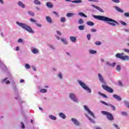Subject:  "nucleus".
Here are the masks:
<instances>
[{"mask_svg": "<svg viewBox=\"0 0 129 129\" xmlns=\"http://www.w3.org/2000/svg\"><path fill=\"white\" fill-rule=\"evenodd\" d=\"M92 17H94V19L98 20V21H102V22H105L110 26H116V24L118 25V23L115 20L106 16L93 15Z\"/></svg>", "mask_w": 129, "mask_h": 129, "instance_id": "obj_1", "label": "nucleus"}, {"mask_svg": "<svg viewBox=\"0 0 129 129\" xmlns=\"http://www.w3.org/2000/svg\"><path fill=\"white\" fill-rule=\"evenodd\" d=\"M17 25H18L19 27H21L22 28V29H24V30H26L28 33H30V34H34L35 31L34 30H32V28L31 27L28 26L27 24L23 23H20L19 22H16Z\"/></svg>", "mask_w": 129, "mask_h": 129, "instance_id": "obj_2", "label": "nucleus"}, {"mask_svg": "<svg viewBox=\"0 0 129 129\" xmlns=\"http://www.w3.org/2000/svg\"><path fill=\"white\" fill-rule=\"evenodd\" d=\"M78 82L80 86H81L83 89L86 90L88 93H91V89H90V88H89V87H88L85 83L82 81H78Z\"/></svg>", "mask_w": 129, "mask_h": 129, "instance_id": "obj_3", "label": "nucleus"}, {"mask_svg": "<svg viewBox=\"0 0 129 129\" xmlns=\"http://www.w3.org/2000/svg\"><path fill=\"white\" fill-rule=\"evenodd\" d=\"M69 98L70 99L73 100L74 102H76V103H78L79 102V100L77 99V97H76V95L73 93H71L69 94Z\"/></svg>", "mask_w": 129, "mask_h": 129, "instance_id": "obj_4", "label": "nucleus"}, {"mask_svg": "<svg viewBox=\"0 0 129 129\" xmlns=\"http://www.w3.org/2000/svg\"><path fill=\"white\" fill-rule=\"evenodd\" d=\"M101 113L104 115H107V118L109 120H113V116L111 113L105 111H102Z\"/></svg>", "mask_w": 129, "mask_h": 129, "instance_id": "obj_5", "label": "nucleus"}, {"mask_svg": "<svg viewBox=\"0 0 129 129\" xmlns=\"http://www.w3.org/2000/svg\"><path fill=\"white\" fill-rule=\"evenodd\" d=\"M102 87L104 90H106L107 92H109V93H112L113 92V90L106 85H102Z\"/></svg>", "mask_w": 129, "mask_h": 129, "instance_id": "obj_6", "label": "nucleus"}, {"mask_svg": "<svg viewBox=\"0 0 129 129\" xmlns=\"http://www.w3.org/2000/svg\"><path fill=\"white\" fill-rule=\"evenodd\" d=\"M84 107L85 110H86V111H87L88 112L89 114H90V115H91V116H92V117H93V118H95V116H94V114H93L92 111H91V110H90V109H89V108H88V107H87V106L84 105Z\"/></svg>", "mask_w": 129, "mask_h": 129, "instance_id": "obj_7", "label": "nucleus"}, {"mask_svg": "<svg viewBox=\"0 0 129 129\" xmlns=\"http://www.w3.org/2000/svg\"><path fill=\"white\" fill-rule=\"evenodd\" d=\"M71 121H72L73 123H74L75 125H77L78 126L80 125V122L78 121L77 119L72 118Z\"/></svg>", "mask_w": 129, "mask_h": 129, "instance_id": "obj_8", "label": "nucleus"}, {"mask_svg": "<svg viewBox=\"0 0 129 129\" xmlns=\"http://www.w3.org/2000/svg\"><path fill=\"white\" fill-rule=\"evenodd\" d=\"M31 51L33 53V54H39V50L38 49V48H35V47H32L31 48Z\"/></svg>", "mask_w": 129, "mask_h": 129, "instance_id": "obj_9", "label": "nucleus"}, {"mask_svg": "<svg viewBox=\"0 0 129 129\" xmlns=\"http://www.w3.org/2000/svg\"><path fill=\"white\" fill-rule=\"evenodd\" d=\"M17 5L19 8H21L22 9H25L26 8V5L21 1H19L17 3Z\"/></svg>", "mask_w": 129, "mask_h": 129, "instance_id": "obj_10", "label": "nucleus"}, {"mask_svg": "<svg viewBox=\"0 0 129 129\" xmlns=\"http://www.w3.org/2000/svg\"><path fill=\"white\" fill-rule=\"evenodd\" d=\"M91 7H93V8H94L95 9H96L99 12H101V13H104V11H103V10H102V9H101V8H100V7H97L94 5H92Z\"/></svg>", "mask_w": 129, "mask_h": 129, "instance_id": "obj_11", "label": "nucleus"}, {"mask_svg": "<svg viewBox=\"0 0 129 129\" xmlns=\"http://www.w3.org/2000/svg\"><path fill=\"white\" fill-rule=\"evenodd\" d=\"M123 55H124V54L123 53H116L115 54V57H116V58H118L119 59H121V60H122V58L123 57Z\"/></svg>", "mask_w": 129, "mask_h": 129, "instance_id": "obj_12", "label": "nucleus"}, {"mask_svg": "<svg viewBox=\"0 0 129 129\" xmlns=\"http://www.w3.org/2000/svg\"><path fill=\"white\" fill-rule=\"evenodd\" d=\"M98 76L99 80H100V82H101V83H104V79H103V77L102 76V75H101L100 73H99L98 74Z\"/></svg>", "mask_w": 129, "mask_h": 129, "instance_id": "obj_13", "label": "nucleus"}, {"mask_svg": "<svg viewBox=\"0 0 129 129\" xmlns=\"http://www.w3.org/2000/svg\"><path fill=\"white\" fill-rule=\"evenodd\" d=\"M0 68L1 69H2L4 70L5 69V70H7V67L4 64L3 62H2V60H0Z\"/></svg>", "mask_w": 129, "mask_h": 129, "instance_id": "obj_14", "label": "nucleus"}, {"mask_svg": "<svg viewBox=\"0 0 129 129\" xmlns=\"http://www.w3.org/2000/svg\"><path fill=\"white\" fill-rule=\"evenodd\" d=\"M115 62L111 63L110 62H107L106 63V65H107V66H109V67H114V66H115Z\"/></svg>", "mask_w": 129, "mask_h": 129, "instance_id": "obj_15", "label": "nucleus"}, {"mask_svg": "<svg viewBox=\"0 0 129 129\" xmlns=\"http://www.w3.org/2000/svg\"><path fill=\"white\" fill-rule=\"evenodd\" d=\"M58 115L59 117H61L63 119H65V118H66V115H65L63 112L59 113Z\"/></svg>", "mask_w": 129, "mask_h": 129, "instance_id": "obj_16", "label": "nucleus"}, {"mask_svg": "<svg viewBox=\"0 0 129 129\" xmlns=\"http://www.w3.org/2000/svg\"><path fill=\"white\" fill-rule=\"evenodd\" d=\"M60 40L64 45H67L68 44V41L66 38H61Z\"/></svg>", "mask_w": 129, "mask_h": 129, "instance_id": "obj_17", "label": "nucleus"}, {"mask_svg": "<svg viewBox=\"0 0 129 129\" xmlns=\"http://www.w3.org/2000/svg\"><path fill=\"white\" fill-rule=\"evenodd\" d=\"M46 20L47 21V23H49V24H52V18H51L50 16H46Z\"/></svg>", "mask_w": 129, "mask_h": 129, "instance_id": "obj_18", "label": "nucleus"}, {"mask_svg": "<svg viewBox=\"0 0 129 129\" xmlns=\"http://www.w3.org/2000/svg\"><path fill=\"white\" fill-rule=\"evenodd\" d=\"M113 97L118 101H120V100H121V98H120V97L117 95L114 94L113 95Z\"/></svg>", "mask_w": 129, "mask_h": 129, "instance_id": "obj_19", "label": "nucleus"}, {"mask_svg": "<svg viewBox=\"0 0 129 129\" xmlns=\"http://www.w3.org/2000/svg\"><path fill=\"white\" fill-rule=\"evenodd\" d=\"M8 78H6L5 79L2 80V83H6V84H10V81L8 80Z\"/></svg>", "mask_w": 129, "mask_h": 129, "instance_id": "obj_20", "label": "nucleus"}, {"mask_svg": "<svg viewBox=\"0 0 129 129\" xmlns=\"http://www.w3.org/2000/svg\"><path fill=\"white\" fill-rule=\"evenodd\" d=\"M86 117H87V118H88V119L90 120V121H91V122H92V123H95V121H94L93 120V119L91 118L90 117H89V116L88 115H86Z\"/></svg>", "mask_w": 129, "mask_h": 129, "instance_id": "obj_21", "label": "nucleus"}, {"mask_svg": "<svg viewBox=\"0 0 129 129\" xmlns=\"http://www.w3.org/2000/svg\"><path fill=\"white\" fill-rule=\"evenodd\" d=\"M115 9L117 12H119V13H123L124 12L121 9L119 8L118 7L115 6Z\"/></svg>", "mask_w": 129, "mask_h": 129, "instance_id": "obj_22", "label": "nucleus"}, {"mask_svg": "<svg viewBox=\"0 0 129 129\" xmlns=\"http://www.w3.org/2000/svg\"><path fill=\"white\" fill-rule=\"evenodd\" d=\"M46 6L48 7L49 9H52V8H53V4L51 3L47 2L46 3Z\"/></svg>", "mask_w": 129, "mask_h": 129, "instance_id": "obj_23", "label": "nucleus"}, {"mask_svg": "<svg viewBox=\"0 0 129 129\" xmlns=\"http://www.w3.org/2000/svg\"><path fill=\"white\" fill-rule=\"evenodd\" d=\"M49 118H50V119H52V120H56L57 119V117L53 115H49Z\"/></svg>", "mask_w": 129, "mask_h": 129, "instance_id": "obj_24", "label": "nucleus"}, {"mask_svg": "<svg viewBox=\"0 0 129 129\" xmlns=\"http://www.w3.org/2000/svg\"><path fill=\"white\" fill-rule=\"evenodd\" d=\"M98 94L99 95H100L101 96H102V97H104V98H107V96L105 94L102 93L100 92H98Z\"/></svg>", "mask_w": 129, "mask_h": 129, "instance_id": "obj_25", "label": "nucleus"}, {"mask_svg": "<svg viewBox=\"0 0 129 129\" xmlns=\"http://www.w3.org/2000/svg\"><path fill=\"white\" fill-rule=\"evenodd\" d=\"M70 39L72 42H76V37L75 36H71Z\"/></svg>", "mask_w": 129, "mask_h": 129, "instance_id": "obj_26", "label": "nucleus"}, {"mask_svg": "<svg viewBox=\"0 0 129 129\" xmlns=\"http://www.w3.org/2000/svg\"><path fill=\"white\" fill-rule=\"evenodd\" d=\"M48 47H49V48H51V49H52V50H55L56 49V47H55V46L53 44H48Z\"/></svg>", "mask_w": 129, "mask_h": 129, "instance_id": "obj_27", "label": "nucleus"}, {"mask_svg": "<svg viewBox=\"0 0 129 129\" xmlns=\"http://www.w3.org/2000/svg\"><path fill=\"white\" fill-rule=\"evenodd\" d=\"M122 60H123L124 61H129V56L127 55H123V58Z\"/></svg>", "mask_w": 129, "mask_h": 129, "instance_id": "obj_28", "label": "nucleus"}, {"mask_svg": "<svg viewBox=\"0 0 129 129\" xmlns=\"http://www.w3.org/2000/svg\"><path fill=\"white\" fill-rule=\"evenodd\" d=\"M72 3H73L74 4H80L82 3V1L81 0H75L73 1Z\"/></svg>", "mask_w": 129, "mask_h": 129, "instance_id": "obj_29", "label": "nucleus"}, {"mask_svg": "<svg viewBox=\"0 0 129 129\" xmlns=\"http://www.w3.org/2000/svg\"><path fill=\"white\" fill-rule=\"evenodd\" d=\"M73 16H75V13H70L67 14V17L68 18H71V17H73Z\"/></svg>", "mask_w": 129, "mask_h": 129, "instance_id": "obj_30", "label": "nucleus"}, {"mask_svg": "<svg viewBox=\"0 0 129 129\" xmlns=\"http://www.w3.org/2000/svg\"><path fill=\"white\" fill-rule=\"evenodd\" d=\"M85 27V26L84 25H80L78 27V29L80 31H83V30H84Z\"/></svg>", "mask_w": 129, "mask_h": 129, "instance_id": "obj_31", "label": "nucleus"}, {"mask_svg": "<svg viewBox=\"0 0 129 129\" xmlns=\"http://www.w3.org/2000/svg\"><path fill=\"white\" fill-rule=\"evenodd\" d=\"M108 106H109L110 107L112 108V110L114 111L116 109L115 107L111 104L109 103Z\"/></svg>", "mask_w": 129, "mask_h": 129, "instance_id": "obj_32", "label": "nucleus"}, {"mask_svg": "<svg viewBox=\"0 0 129 129\" xmlns=\"http://www.w3.org/2000/svg\"><path fill=\"white\" fill-rule=\"evenodd\" d=\"M87 25L88 26H94V23L91 21L87 22Z\"/></svg>", "mask_w": 129, "mask_h": 129, "instance_id": "obj_33", "label": "nucleus"}, {"mask_svg": "<svg viewBox=\"0 0 129 129\" xmlns=\"http://www.w3.org/2000/svg\"><path fill=\"white\" fill-rule=\"evenodd\" d=\"M89 53H90V54H96L97 51H96V50H95L90 49L89 50Z\"/></svg>", "mask_w": 129, "mask_h": 129, "instance_id": "obj_34", "label": "nucleus"}, {"mask_svg": "<svg viewBox=\"0 0 129 129\" xmlns=\"http://www.w3.org/2000/svg\"><path fill=\"white\" fill-rule=\"evenodd\" d=\"M39 91L41 93H46L47 90L46 89H42L40 90Z\"/></svg>", "mask_w": 129, "mask_h": 129, "instance_id": "obj_35", "label": "nucleus"}, {"mask_svg": "<svg viewBox=\"0 0 129 129\" xmlns=\"http://www.w3.org/2000/svg\"><path fill=\"white\" fill-rule=\"evenodd\" d=\"M79 16L81 17H84V18H87V16L85 15L84 13L80 12L79 13Z\"/></svg>", "mask_w": 129, "mask_h": 129, "instance_id": "obj_36", "label": "nucleus"}, {"mask_svg": "<svg viewBox=\"0 0 129 129\" xmlns=\"http://www.w3.org/2000/svg\"><path fill=\"white\" fill-rule=\"evenodd\" d=\"M28 14L30 16H31V17H34L35 16V13H34V12H33L29 11V12H28Z\"/></svg>", "mask_w": 129, "mask_h": 129, "instance_id": "obj_37", "label": "nucleus"}, {"mask_svg": "<svg viewBox=\"0 0 129 129\" xmlns=\"http://www.w3.org/2000/svg\"><path fill=\"white\" fill-rule=\"evenodd\" d=\"M34 3L35 5H41V2H40V1H39L38 0H34Z\"/></svg>", "mask_w": 129, "mask_h": 129, "instance_id": "obj_38", "label": "nucleus"}, {"mask_svg": "<svg viewBox=\"0 0 129 129\" xmlns=\"http://www.w3.org/2000/svg\"><path fill=\"white\" fill-rule=\"evenodd\" d=\"M121 69V68H120V66L118 65V66H116V70L117 71H118V72H119V71H120Z\"/></svg>", "mask_w": 129, "mask_h": 129, "instance_id": "obj_39", "label": "nucleus"}, {"mask_svg": "<svg viewBox=\"0 0 129 129\" xmlns=\"http://www.w3.org/2000/svg\"><path fill=\"white\" fill-rule=\"evenodd\" d=\"M66 21V18H65V17H61L60 18V22H61V23H64Z\"/></svg>", "mask_w": 129, "mask_h": 129, "instance_id": "obj_40", "label": "nucleus"}, {"mask_svg": "<svg viewBox=\"0 0 129 129\" xmlns=\"http://www.w3.org/2000/svg\"><path fill=\"white\" fill-rule=\"evenodd\" d=\"M25 67L26 69H30L31 68V66H30L28 63L25 64Z\"/></svg>", "mask_w": 129, "mask_h": 129, "instance_id": "obj_41", "label": "nucleus"}, {"mask_svg": "<svg viewBox=\"0 0 129 129\" xmlns=\"http://www.w3.org/2000/svg\"><path fill=\"white\" fill-rule=\"evenodd\" d=\"M95 44L96 45V46H100V45H101V42H100V41H96L95 42Z\"/></svg>", "mask_w": 129, "mask_h": 129, "instance_id": "obj_42", "label": "nucleus"}, {"mask_svg": "<svg viewBox=\"0 0 129 129\" xmlns=\"http://www.w3.org/2000/svg\"><path fill=\"white\" fill-rule=\"evenodd\" d=\"M79 24H80V25H82V24H83V23H84V21H83V19H80L79 21H78Z\"/></svg>", "mask_w": 129, "mask_h": 129, "instance_id": "obj_43", "label": "nucleus"}, {"mask_svg": "<svg viewBox=\"0 0 129 129\" xmlns=\"http://www.w3.org/2000/svg\"><path fill=\"white\" fill-rule=\"evenodd\" d=\"M119 23H120V24L123 26H126V23L122 21H119Z\"/></svg>", "mask_w": 129, "mask_h": 129, "instance_id": "obj_44", "label": "nucleus"}, {"mask_svg": "<svg viewBox=\"0 0 129 129\" xmlns=\"http://www.w3.org/2000/svg\"><path fill=\"white\" fill-rule=\"evenodd\" d=\"M123 51H124V52H125V53H129V49L128 48H124L123 49Z\"/></svg>", "mask_w": 129, "mask_h": 129, "instance_id": "obj_45", "label": "nucleus"}, {"mask_svg": "<svg viewBox=\"0 0 129 129\" xmlns=\"http://www.w3.org/2000/svg\"><path fill=\"white\" fill-rule=\"evenodd\" d=\"M23 42H24V40L22 38H20L18 40V43H23Z\"/></svg>", "mask_w": 129, "mask_h": 129, "instance_id": "obj_46", "label": "nucleus"}, {"mask_svg": "<svg viewBox=\"0 0 129 129\" xmlns=\"http://www.w3.org/2000/svg\"><path fill=\"white\" fill-rule=\"evenodd\" d=\"M58 77H59V78H60V79H62V74H61V73H59L58 75H57Z\"/></svg>", "mask_w": 129, "mask_h": 129, "instance_id": "obj_47", "label": "nucleus"}, {"mask_svg": "<svg viewBox=\"0 0 129 129\" xmlns=\"http://www.w3.org/2000/svg\"><path fill=\"white\" fill-rule=\"evenodd\" d=\"M124 104L126 106H127L129 104V102L127 101H124Z\"/></svg>", "mask_w": 129, "mask_h": 129, "instance_id": "obj_48", "label": "nucleus"}, {"mask_svg": "<svg viewBox=\"0 0 129 129\" xmlns=\"http://www.w3.org/2000/svg\"><path fill=\"white\" fill-rule=\"evenodd\" d=\"M88 2H91L92 3H98L97 0H88Z\"/></svg>", "mask_w": 129, "mask_h": 129, "instance_id": "obj_49", "label": "nucleus"}, {"mask_svg": "<svg viewBox=\"0 0 129 129\" xmlns=\"http://www.w3.org/2000/svg\"><path fill=\"white\" fill-rule=\"evenodd\" d=\"M113 126H114V127H115L117 129H119V127H118V125H117V124L114 123L113 124Z\"/></svg>", "mask_w": 129, "mask_h": 129, "instance_id": "obj_50", "label": "nucleus"}, {"mask_svg": "<svg viewBox=\"0 0 129 129\" xmlns=\"http://www.w3.org/2000/svg\"><path fill=\"white\" fill-rule=\"evenodd\" d=\"M100 102L101 103H103V104H105V105H107V106H108V104H107L106 102H105L103 101H100Z\"/></svg>", "mask_w": 129, "mask_h": 129, "instance_id": "obj_51", "label": "nucleus"}, {"mask_svg": "<svg viewBox=\"0 0 129 129\" xmlns=\"http://www.w3.org/2000/svg\"><path fill=\"white\" fill-rule=\"evenodd\" d=\"M30 22H32L33 23H35L36 24V23H37V21H36L35 20H34V19L33 18H31L30 19Z\"/></svg>", "mask_w": 129, "mask_h": 129, "instance_id": "obj_52", "label": "nucleus"}, {"mask_svg": "<svg viewBox=\"0 0 129 129\" xmlns=\"http://www.w3.org/2000/svg\"><path fill=\"white\" fill-rule=\"evenodd\" d=\"M113 3H116V4H118L119 3V0H111Z\"/></svg>", "mask_w": 129, "mask_h": 129, "instance_id": "obj_53", "label": "nucleus"}, {"mask_svg": "<svg viewBox=\"0 0 129 129\" xmlns=\"http://www.w3.org/2000/svg\"><path fill=\"white\" fill-rule=\"evenodd\" d=\"M56 33L57 34V35H58V36H61V35H62V33H61V32L58 30L56 31Z\"/></svg>", "mask_w": 129, "mask_h": 129, "instance_id": "obj_54", "label": "nucleus"}, {"mask_svg": "<svg viewBox=\"0 0 129 129\" xmlns=\"http://www.w3.org/2000/svg\"><path fill=\"white\" fill-rule=\"evenodd\" d=\"M91 37V35H90V34H88L87 35V38L88 40H90Z\"/></svg>", "mask_w": 129, "mask_h": 129, "instance_id": "obj_55", "label": "nucleus"}, {"mask_svg": "<svg viewBox=\"0 0 129 129\" xmlns=\"http://www.w3.org/2000/svg\"><path fill=\"white\" fill-rule=\"evenodd\" d=\"M124 16H125V17H129V13H126L124 14Z\"/></svg>", "mask_w": 129, "mask_h": 129, "instance_id": "obj_56", "label": "nucleus"}, {"mask_svg": "<svg viewBox=\"0 0 129 129\" xmlns=\"http://www.w3.org/2000/svg\"><path fill=\"white\" fill-rule=\"evenodd\" d=\"M36 26H37V27H39L40 28H41V27H42V25L37 23V22L35 23Z\"/></svg>", "mask_w": 129, "mask_h": 129, "instance_id": "obj_57", "label": "nucleus"}, {"mask_svg": "<svg viewBox=\"0 0 129 129\" xmlns=\"http://www.w3.org/2000/svg\"><path fill=\"white\" fill-rule=\"evenodd\" d=\"M53 14H54V15H56V16H57V17H59V14H58V13H57V12L54 11V12H53Z\"/></svg>", "mask_w": 129, "mask_h": 129, "instance_id": "obj_58", "label": "nucleus"}, {"mask_svg": "<svg viewBox=\"0 0 129 129\" xmlns=\"http://www.w3.org/2000/svg\"><path fill=\"white\" fill-rule=\"evenodd\" d=\"M91 31L92 33L95 32H96V29H91Z\"/></svg>", "mask_w": 129, "mask_h": 129, "instance_id": "obj_59", "label": "nucleus"}, {"mask_svg": "<svg viewBox=\"0 0 129 129\" xmlns=\"http://www.w3.org/2000/svg\"><path fill=\"white\" fill-rule=\"evenodd\" d=\"M32 68L34 70V71H37V69H36V67L35 66H32Z\"/></svg>", "mask_w": 129, "mask_h": 129, "instance_id": "obj_60", "label": "nucleus"}, {"mask_svg": "<svg viewBox=\"0 0 129 129\" xmlns=\"http://www.w3.org/2000/svg\"><path fill=\"white\" fill-rule=\"evenodd\" d=\"M16 51H20V47L17 46L16 47Z\"/></svg>", "mask_w": 129, "mask_h": 129, "instance_id": "obj_61", "label": "nucleus"}, {"mask_svg": "<svg viewBox=\"0 0 129 129\" xmlns=\"http://www.w3.org/2000/svg\"><path fill=\"white\" fill-rule=\"evenodd\" d=\"M21 124H22L21 127L22 128H25V125L24 124V123L23 122H21Z\"/></svg>", "mask_w": 129, "mask_h": 129, "instance_id": "obj_62", "label": "nucleus"}, {"mask_svg": "<svg viewBox=\"0 0 129 129\" xmlns=\"http://www.w3.org/2000/svg\"><path fill=\"white\" fill-rule=\"evenodd\" d=\"M121 113L123 115H126V112H122Z\"/></svg>", "mask_w": 129, "mask_h": 129, "instance_id": "obj_63", "label": "nucleus"}, {"mask_svg": "<svg viewBox=\"0 0 129 129\" xmlns=\"http://www.w3.org/2000/svg\"><path fill=\"white\" fill-rule=\"evenodd\" d=\"M56 38L57 40H61V38L58 36H56Z\"/></svg>", "mask_w": 129, "mask_h": 129, "instance_id": "obj_64", "label": "nucleus"}]
</instances>
